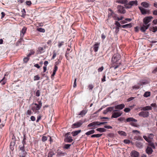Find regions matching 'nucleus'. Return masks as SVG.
<instances>
[{"label": "nucleus", "mask_w": 157, "mask_h": 157, "mask_svg": "<svg viewBox=\"0 0 157 157\" xmlns=\"http://www.w3.org/2000/svg\"><path fill=\"white\" fill-rule=\"evenodd\" d=\"M153 18L151 16L147 17H145L143 19V24L141 27L140 30L144 32L150 26V24L148 23L151 21V20Z\"/></svg>", "instance_id": "obj_1"}, {"label": "nucleus", "mask_w": 157, "mask_h": 157, "mask_svg": "<svg viewBox=\"0 0 157 157\" xmlns=\"http://www.w3.org/2000/svg\"><path fill=\"white\" fill-rule=\"evenodd\" d=\"M106 123H107V122H100L98 121H94L88 124L87 127H91L92 128H95L97 126H99L101 124H104Z\"/></svg>", "instance_id": "obj_2"}, {"label": "nucleus", "mask_w": 157, "mask_h": 157, "mask_svg": "<svg viewBox=\"0 0 157 157\" xmlns=\"http://www.w3.org/2000/svg\"><path fill=\"white\" fill-rule=\"evenodd\" d=\"M120 57L119 54H114L112 58V62L113 63L117 64L120 59Z\"/></svg>", "instance_id": "obj_3"}, {"label": "nucleus", "mask_w": 157, "mask_h": 157, "mask_svg": "<svg viewBox=\"0 0 157 157\" xmlns=\"http://www.w3.org/2000/svg\"><path fill=\"white\" fill-rule=\"evenodd\" d=\"M86 120H84L83 121L82 120H80L78 122L73 124L71 125V128H77L80 127L81 125L84 122H85Z\"/></svg>", "instance_id": "obj_4"}, {"label": "nucleus", "mask_w": 157, "mask_h": 157, "mask_svg": "<svg viewBox=\"0 0 157 157\" xmlns=\"http://www.w3.org/2000/svg\"><path fill=\"white\" fill-rule=\"evenodd\" d=\"M122 113L121 112L117 110H113L112 115L111 116L112 118H116L120 116L122 114Z\"/></svg>", "instance_id": "obj_5"}, {"label": "nucleus", "mask_w": 157, "mask_h": 157, "mask_svg": "<svg viewBox=\"0 0 157 157\" xmlns=\"http://www.w3.org/2000/svg\"><path fill=\"white\" fill-rule=\"evenodd\" d=\"M71 132H69L67 133L65 136V139L64 141L67 142L71 143L73 141L72 137L71 136Z\"/></svg>", "instance_id": "obj_6"}, {"label": "nucleus", "mask_w": 157, "mask_h": 157, "mask_svg": "<svg viewBox=\"0 0 157 157\" xmlns=\"http://www.w3.org/2000/svg\"><path fill=\"white\" fill-rule=\"evenodd\" d=\"M139 115L144 118L147 117L149 115V113L148 112L143 111L140 112Z\"/></svg>", "instance_id": "obj_7"}, {"label": "nucleus", "mask_w": 157, "mask_h": 157, "mask_svg": "<svg viewBox=\"0 0 157 157\" xmlns=\"http://www.w3.org/2000/svg\"><path fill=\"white\" fill-rule=\"evenodd\" d=\"M111 12V15L115 19H117L118 21H120L123 19V17H117L116 16V14H115L112 11V10L110 9H109Z\"/></svg>", "instance_id": "obj_8"}, {"label": "nucleus", "mask_w": 157, "mask_h": 157, "mask_svg": "<svg viewBox=\"0 0 157 157\" xmlns=\"http://www.w3.org/2000/svg\"><path fill=\"white\" fill-rule=\"evenodd\" d=\"M117 8L118 9V11L120 13L124 14L125 13V10L123 6H118Z\"/></svg>", "instance_id": "obj_9"}, {"label": "nucleus", "mask_w": 157, "mask_h": 157, "mask_svg": "<svg viewBox=\"0 0 157 157\" xmlns=\"http://www.w3.org/2000/svg\"><path fill=\"white\" fill-rule=\"evenodd\" d=\"M19 149L23 153L22 154L26 155L27 152L25 151V145H20L19 146Z\"/></svg>", "instance_id": "obj_10"}, {"label": "nucleus", "mask_w": 157, "mask_h": 157, "mask_svg": "<svg viewBox=\"0 0 157 157\" xmlns=\"http://www.w3.org/2000/svg\"><path fill=\"white\" fill-rule=\"evenodd\" d=\"M125 107V105L124 104H121L117 105L114 107V108L116 109H122Z\"/></svg>", "instance_id": "obj_11"}, {"label": "nucleus", "mask_w": 157, "mask_h": 157, "mask_svg": "<svg viewBox=\"0 0 157 157\" xmlns=\"http://www.w3.org/2000/svg\"><path fill=\"white\" fill-rule=\"evenodd\" d=\"M131 154L132 156L133 157H138L139 154V152L135 151H133Z\"/></svg>", "instance_id": "obj_12"}, {"label": "nucleus", "mask_w": 157, "mask_h": 157, "mask_svg": "<svg viewBox=\"0 0 157 157\" xmlns=\"http://www.w3.org/2000/svg\"><path fill=\"white\" fill-rule=\"evenodd\" d=\"M100 43H96L93 46V50L94 52L98 51Z\"/></svg>", "instance_id": "obj_13"}, {"label": "nucleus", "mask_w": 157, "mask_h": 157, "mask_svg": "<svg viewBox=\"0 0 157 157\" xmlns=\"http://www.w3.org/2000/svg\"><path fill=\"white\" fill-rule=\"evenodd\" d=\"M39 104L35 103L34 104L36 106V109L37 110H39L41 108L42 106V103L41 101H40L39 102Z\"/></svg>", "instance_id": "obj_14"}, {"label": "nucleus", "mask_w": 157, "mask_h": 157, "mask_svg": "<svg viewBox=\"0 0 157 157\" xmlns=\"http://www.w3.org/2000/svg\"><path fill=\"white\" fill-rule=\"evenodd\" d=\"M146 152L148 154H151L153 152V150L152 148L150 147H147L146 149Z\"/></svg>", "instance_id": "obj_15"}, {"label": "nucleus", "mask_w": 157, "mask_h": 157, "mask_svg": "<svg viewBox=\"0 0 157 157\" xmlns=\"http://www.w3.org/2000/svg\"><path fill=\"white\" fill-rule=\"evenodd\" d=\"M26 30L27 28L25 27H24L22 29L21 31V37H23L24 36V34L25 33Z\"/></svg>", "instance_id": "obj_16"}, {"label": "nucleus", "mask_w": 157, "mask_h": 157, "mask_svg": "<svg viewBox=\"0 0 157 157\" xmlns=\"http://www.w3.org/2000/svg\"><path fill=\"white\" fill-rule=\"evenodd\" d=\"M126 121L127 122H130L131 121L136 122L137 121V120L131 117L127 118Z\"/></svg>", "instance_id": "obj_17"}, {"label": "nucleus", "mask_w": 157, "mask_h": 157, "mask_svg": "<svg viewBox=\"0 0 157 157\" xmlns=\"http://www.w3.org/2000/svg\"><path fill=\"white\" fill-rule=\"evenodd\" d=\"M152 109V107L149 106H147L145 107L142 108L141 109V110L143 111H146L148 110H151Z\"/></svg>", "instance_id": "obj_18"}, {"label": "nucleus", "mask_w": 157, "mask_h": 157, "mask_svg": "<svg viewBox=\"0 0 157 157\" xmlns=\"http://www.w3.org/2000/svg\"><path fill=\"white\" fill-rule=\"evenodd\" d=\"M132 26V23H129L128 24H126L123 25H121V27H122L123 28H130Z\"/></svg>", "instance_id": "obj_19"}, {"label": "nucleus", "mask_w": 157, "mask_h": 157, "mask_svg": "<svg viewBox=\"0 0 157 157\" xmlns=\"http://www.w3.org/2000/svg\"><path fill=\"white\" fill-rule=\"evenodd\" d=\"M81 130H79L77 131H73L72 132L71 134H72V135L74 136H75L76 135H78L79 133H80L81 132Z\"/></svg>", "instance_id": "obj_20"}, {"label": "nucleus", "mask_w": 157, "mask_h": 157, "mask_svg": "<svg viewBox=\"0 0 157 157\" xmlns=\"http://www.w3.org/2000/svg\"><path fill=\"white\" fill-rule=\"evenodd\" d=\"M139 9L142 14H144L147 13V11L146 10H145V9L144 8L142 7H139Z\"/></svg>", "instance_id": "obj_21"}, {"label": "nucleus", "mask_w": 157, "mask_h": 157, "mask_svg": "<svg viewBox=\"0 0 157 157\" xmlns=\"http://www.w3.org/2000/svg\"><path fill=\"white\" fill-rule=\"evenodd\" d=\"M87 111L86 110H83L80 112V113L78 114L79 115H81L82 117L84 116L87 113Z\"/></svg>", "instance_id": "obj_22"}, {"label": "nucleus", "mask_w": 157, "mask_h": 157, "mask_svg": "<svg viewBox=\"0 0 157 157\" xmlns=\"http://www.w3.org/2000/svg\"><path fill=\"white\" fill-rule=\"evenodd\" d=\"M96 130L100 132H106V129L104 128H98L96 129Z\"/></svg>", "instance_id": "obj_23"}, {"label": "nucleus", "mask_w": 157, "mask_h": 157, "mask_svg": "<svg viewBox=\"0 0 157 157\" xmlns=\"http://www.w3.org/2000/svg\"><path fill=\"white\" fill-rule=\"evenodd\" d=\"M95 132V131L94 129L90 130L86 132L85 134L87 136L90 135L91 134H92Z\"/></svg>", "instance_id": "obj_24"}, {"label": "nucleus", "mask_w": 157, "mask_h": 157, "mask_svg": "<svg viewBox=\"0 0 157 157\" xmlns=\"http://www.w3.org/2000/svg\"><path fill=\"white\" fill-rule=\"evenodd\" d=\"M137 0L132 1L129 2V3L131 4L132 6L137 5Z\"/></svg>", "instance_id": "obj_25"}, {"label": "nucleus", "mask_w": 157, "mask_h": 157, "mask_svg": "<svg viewBox=\"0 0 157 157\" xmlns=\"http://www.w3.org/2000/svg\"><path fill=\"white\" fill-rule=\"evenodd\" d=\"M141 4L143 7H144L145 8H147L149 6L148 3L145 2H142Z\"/></svg>", "instance_id": "obj_26"}, {"label": "nucleus", "mask_w": 157, "mask_h": 157, "mask_svg": "<svg viewBox=\"0 0 157 157\" xmlns=\"http://www.w3.org/2000/svg\"><path fill=\"white\" fill-rule=\"evenodd\" d=\"M118 133L121 136H126V133L124 131H121L118 132Z\"/></svg>", "instance_id": "obj_27"}, {"label": "nucleus", "mask_w": 157, "mask_h": 157, "mask_svg": "<svg viewBox=\"0 0 157 157\" xmlns=\"http://www.w3.org/2000/svg\"><path fill=\"white\" fill-rule=\"evenodd\" d=\"M136 145L137 147L139 148H141L143 146L142 143L139 142H136Z\"/></svg>", "instance_id": "obj_28"}, {"label": "nucleus", "mask_w": 157, "mask_h": 157, "mask_svg": "<svg viewBox=\"0 0 157 157\" xmlns=\"http://www.w3.org/2000/svg\"><path fill=\"white\" fill-rule=\"evenodd\" d=\"M102 135V134H94L91 136V137L92 138L93 137H101Z\"/></svg>", "instance_id": "obj_29"}, {"label": "nucleus", "mask_w": 157, "mask_h": 157, "mask_svg": "<svg viewBox=\"0 0 157 157\" xmlns=\"http://www.w3.org/2000/svg\"><path fill=\"white\" fill-rule=\"evenodd\" d=\"M150 30L153 32L155 33L157 31V27H152L150 28Z\"/></svg>", "instance_id": "obj_30"}, {"label": "nucleus", "mask_w": 157, "mask_h": 157, "mask_svg": "<svg viewBox=\"0 0 157 157\" xmlns=\"http://www.w3.org/2000/svg\"><path fill=\"white\" fill-rule=\"evenodd\" d=\"M36 30L40 32L44 33L45 32V29L41 28H37Z\"/></svg>", "instance_id": "obj_31"}, {"label": "nucleus", "mask_w": 157, "mask_h": 157, "mask_svg": "<svg viewBox=\"0 0 157 157\" xmlns=\"http://www.w3.org/2000/svg\"><path fill=\"white\" fill-rule=\"evenodd\" d=\"M149 146L151 147V148L152 147L154 149L155 148V145L153 142L149 141Z\"/></svg>", "instance_id": "obj_32"}, {"label": "nucleus", "mask_w": 157, "mask_h": 157, "mask_svg": "<svg viewBox=\"0 0 157 157\" xmlns=\"http://www.w3.org/2000/svg\"><path fill=\"white\" fill-rule=\"evenodd\" d=\"M125 6L126 8L129 9L131 8L132 6L131 4L129 3V2L128 4V3L125 5Z\"/></svg>", "instance_id": "obj_33"}, {"label": "nucleus", "mask_w": 157, "mask_h": 157, "mask_svg": "<svg viewBox=\"0 0 157 157\" xmlns=\"http://www.w3.org/2000/svg\"><path fill=\"white\" fill-rule=\"evenodd\" d=\"M150 95V92H146L144 95V96L145 97H147L149 96Z\"/></svg>", "instance_id": "obj_34"}, {"label": "nucleus", "mask_w": 157, "mask_h": 157, "mask_svg": "<svg viewBox=\"0 0 157 157\" xmlns=\"http://www.w3.org/2000/svg\"><path fill=\"white\" fill-rule=\"evenodd\" d=\"M21 17H24L26 15V12L25 9H23L21 10Z\"/></svg>", "instance_id": "obj_35"}, {"label": "nucleus", "mask_w": 157, "mask_h": 157, "mask_svg": "<svg viewBox=\"0 0 157 157\" xmlns=\"http://www.w3.org/2000/svg\"><path fill=\"white\" fill-rule=\"evenodd\" d=\"M114 107H108L106 108V109L108 112H110L113 110H114Z\"/></svg>", "instance_id": "obj_36"}, {"label": "nucleus", "mask_w": 157, "mask_h": 157, "mask_svg": "<svg viewBox=\"0 0 157 157\" xmlns=\"http://www.w3.org/2000/svg\"><path fill=\"white\" fill-rule=\"evenodd\" d=\"M44 49L43 48L40 47L38 48V51L40 54L44 52Z\"/></svg>", "instance_id": "obj_37"}, {"label": "nucleus", "mask_w": 157, "mask_h": 157, "mask_svg": "<svg viewBox=\"0 0 157 157\" xmlns=\"http://www.w3.org/2000/svg\"><path fill=\"white\" fill-rule=\"evenodd\" d=\"M32 112L30 110H28L26 113V115H31L32 114Z\"/></svg>", "instance_id": "obj_38"}, {"label": "nucleus", "mask_w": 157, "mask_h": 157, "mask_svg": "<svg viewBox=\"0 0 157 157\" xmlns=\"http://www.w3.org/2000/svg\"><path fill=\"white\" fill-rule=\"evenodd\" d=\"M119 2L126 4L128 3V1L127 0H120Z\"/></svg>", "instance_id": "obj_39"}, {"label": "nucleus", "mask_w": 157, "mask_h": 157, "mask_svg": "<svg viewBox=\"0 0 157 157\" xmlns=\"http://www.w3.org/2000/svg\"><path fill=\"white\" fill-rule=\"evenodd\" d=\"M31 109L34 112H35L36 113L37 112V111L38 110H37L36 109V106L32 107L31 108Z\"/></svg>", "instance_id": "obj_40"}, {"label": "nucleus", "mask_w": 157, "mask_h": 157, "mask_svg": "<svg viewBox=\"0 0 157 157\" xmlns=\"http://www.w3.org/2000/svg\"><path fill=\"white\" fill-rule=\"evenodd\" d=\"M54 155V153L52 151H50L48 154V157H52Z\"/></svg>", "instance_id": "obj_41"}, {"label": "nucleus", "mask_w": 157, "mask_h": 157, "mask_svg": "<svg viewBox=\"0 0 157 157\" xmlns=\"http://www.w3.org/2000/svg\"><path fill=\"white\" fill-rule=\"evenodd\" d=\"M64 43V42L63 41H61V42H59L58 47L59 48H60L61 47V46L63 45Z\"/></svg>", "instance_id": "obj_42"}, {"label": "nucleus", "mask_w": 157, "mask_h": 157, "mask_svg": "<svg viewBox=\"0 0 157 157\" xmlns=\"http://www.w3.org/2000/svg\"><path fill=\"white\" fill-rule=\"evenodd\" d=\"M40 78L38 75H36L34 76V81L39 80Z\"/></svg>", "instance_id": "obj_43"}, {"label": "nucleus", "mask_w": 157, "mask_h": 157, "mask_svg": "<svg viewBox=\"0 0 157 157\" xmlns=\"http://www.w3.org/2000/svg\"><path fill=\"white\" fill-rule=\"evenodd\" d=\"M71 144H66L64 145V148L66 149H68L70 148Z\"/></svg>", "instance_id": "obj_44"}, {"label": "nucleus", "mask_w": 157, "mask_h": 157, "mask_svg": "<svg viewBox=\"0 0 157 157\" xmlns=\"http://www.w3.org/2000/svg\"><path fill=\"white\" fill-rule=\"evenodd\" d=\"M26 139V138L25 136H24V138H23V140L22 142V144H23L22 145H25L26 144V142L25 141Z\"/></svg>", "instance_id": "obj_45"}, {"label": "nucleus", "mask_w": 157, "mask_h": 157, "mask_svg": "<svg viewBox=\"0 0 157 157\" xmlns=\"http://www.w3.org/2000/svg\"><path fill=\"white\" fill-rule=\"evenodd\" d=\"M29 58L27 56V57H25L24 58L23 61L25 63H27L29 59Z\"/></svg>", "instance_id": "obj_46"}, {"label": "nucleus", "mask_w": 157, "mask_h": 157, "mask_svg": "<svg viewBox=\"0 0 157 157\" xmlns=\"http://www.w3.org/2000/svg\"><path fill=\"white\" fill-rule=\"evenodd\" d=\"M143 138L147 141L148 142H149L150 141V140L146 136H144Z\"/></svg>", "instance_id": "obj_47"}, {"label": "nucleus", "mask_w": 157, "mask_h": 157, "mask_svg": "<svg viewBox=\"0 0 157 157\" xmlns=\"http://www.w3.org/2000/svg\"><path fill=\"white\" fill-rule=\"evenodd\" d=\"M5 77H4L1 80H0V83L2 82V84L3 85L5 84L6 82L5 80H4V79Z\"/></svg>", "instance_id": "obj_48"}, {"label": "nucleus", "mask_w": 157, "mask_h": 157, "mask_svg": "<svg viewBox=\"0 0 157 157\" xmlns=\"http://www.w3.org/2000/svg\"><path fill=\"white\" fill-rule=\"evenodd\" d=\"M47 140V138L46 136H43L42 138V140L44 142Z\"/></svg>", "instance_id": "obj_49"}, {"label": "nucleus", "mask_w": 157, "mask_h": 157, "mask_svg": "<svg viewBox=\"0 0 157 157\" xmlns=\"http://www.w3.org/2000/svg\"><path fill=\"white\" fill-rule=\"evenodd\" d=\"M115 24L117 26L121 27V25L119 22L117 21H116Z\"/></svg>", "instance_id": "obj_50"}, {"label": "nucleus", "mask_w": 157, "mask_h": 157, "mask_svg": "<svg viewBox=\"0 0 157 157\" xmlns=\"http://www.w3.org/2000/svg\"><path fill=\"white\" fill-rule=\"evenodd\" d=\"M130 110V109L129 108H125L124 109V111L125 112H128Z\"/></svg>", "instance_id": "obj_51"}, {"label": "nucleus", "mask_w": 157, "mask_h": 157, "mask_svg": "<svg viewBox=\"0 0 157 157\" xmlns=\"http://www.w3.org/2000/svg\"><path fill=\"white\" fill-rule=\"evenodd\" d=\"M36 96L37 97H39L40 96V91L39 90H37L36 92Z\"/></svg>", "instance_id": "obj_52"}, {"label": "nucleus", "mask_w": 157, "mask_h": 157, "mask_svg": "<svg viewBox=\"0 0 157 157\" xmlns=\"http://www.w3.org/2000/svg\"><path fill=\"white\" fill-rule=\"evenodd\" d=\"M138 84L140 85H143L146 84L147 83L145 82H140L138 83Z\"/></svg>", "instance_id": "obj_53"}, {"label": "nucleus", "mask_w": 157, "mask_h": 157, "mask_svg": "<svg viewBox=\"0 0 157 157\" xmlns=\"http://www.w3.org/2000/svg\"><path fill=\"white\" fill-rule=\"evenodd\" d=\"M140 88V87L137 85H135L132 87V88L133 89H138Z\"/></svg>", "instance_id": "obj_54"}, {"label": "nucleus", "mask_w": 157, "mask_h": 157, "mask_svg": "<svg viewBox=\"0 0 157 157\" xmlns=\"http://www.w3.org/2000/svg\"><path fill=\"white\" fill-rule=\"evenodd\" d=\"M56 53L55 52H53V55L52 58V59H54V58L56 57Z\"/></svg>", "instance_id": "obj_55"}, {"label": "nucleus", "mask_w": 157, "mask_h": 157, "mask_svg": "<svg viewBox=\"0 0 157 157\" xmlns=\"http://www.w3.org/2000/svg\"><path fill=\"white\" fill-rule=\"evenodd\" d=\"M104 128L108 129L112 128V127L109 125H105L104 126Z\"/></svg>", "instance_id": "obj_56"}, {"label": "nucleus", "mask_w": 157, "mask_h": 157, "mask_svg": "<svg viewBox=\"0 0 157 157\" xmlns=\"http://www.w3.org/2000/svg\"><path fill=\"white\" fill-rule=\"evenodd\" d=\"M104 69V68H103V67H101L99 68L98 69V72H101L102 71V70H103Z\"/></svg>", "instance_id": "obj_57"}, {"label": "nucleus", "mask_w": 157, "mask_h": 157, "mask_svg": "<svg viewBox=\"0 0 157 157\" xmlns=\"http://www.w3.org/2000/svg\"><path fill=\"white\" fill-rule=\"evenodd\" d=\"M154 136V135L152 134H150L148 136V138L152 139Z\"/></svg>", "instance_id": "obj_58"}, {"label": "nucleus", "mask_w": 157, "mask_h": 157, "mask_svg": "<svg viewBox=\"0 0 157 157\" xmlns=\"http://www.w3.org/2000/svg\"><path fill=\"white\" fill-rule=\"evenodd\" d=\"M30 119L31 120L33 121H34L36 120L35 117L34 116H31L30 117Z\"/></svg>", "instance_id": "obj_59"}, {"label": "nucleus", "mask_w": 157, "mask_h": 157, "mask_svg": "<svg viewBox=\"0 0 157 157\" xmlns=\"http://www.w3.org/2000/svg\"><path fill=\"white\" fill-rule=\"evenodd\" d=\"M41 118V116H38L37 117V120L36 121V122H38L39 120H40Z\"/></svg>", "instance_id": "obj_60"}, {"label": "nucleus", "mask_w": 157, "mask_h": 157, "mask_svg": "<svg viewBox=\"0 0 157 157\" xmlns=\"http://www.w3.org/2000/svg\"><path fill=\"white\" fill-rule=\"evenodd\" d=\"M26 4L28 6L32 4L31 2L30 1H26Z\"/></svg>", "instance_id": "obj_61"}, {"label": "nucleus", "mask_w": 157, "mask_h": 157, "mask_svg": "<svg viewBox=\"0 0 157 157\" xmlns=\"http://www.w3.org/2000/svg\"><path fill=\"white\" fill-rule=\"evenodd\" d=\"M76 78H75L74 81V82L73 85V87L75 88L76 86Z\"/></svg>", "instance_id": "obj_62"}, {"label": "nucleus", "mask_w": 157, "mask_h": 157, "mask_svg": "<svg viewBox=\"0 0 157 157\" xmlns=\"http://www.w3.org/2000/svg\"><path fill=\"white\" fill-rule=\"evenodd\" d=\"M157 72V67L155 68L152 71V73L154 74H155Z\"/></svg>", "instance_id": "obj_63"}, {"label": "nucleus", "mask_w": 157, "mask_h": 157, "mask_svg": "<svg viewBox=\"0 0 157 157\" xmlns=\"http://www.w3.org/2000/svg\"><path fill=\"white\" fill-rule=\"evenodd\" d=\"M136 140H143V138L142 137L140 136H139L137 138H136Z\"/></svg>", "instance_id": "obj_64"}]
</instances>
